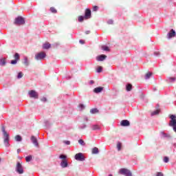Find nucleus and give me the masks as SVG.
<instances>
[{
  "mask_svg": "<svg viewBox=\"0 0 176 176\" xmlns=\"http://www.w3.org/2000/svg\"><path fill=\"white\" fill-rule=\"evenodd\" d=\"M1 131H2L3 135V143H4L5 146H7V147L10 146V144H9L10 137L9 135V133H8V132H6V130L5 129V126H3L1 127Z\"/></svg>",
  "mask_w": 176,
  "mask_h": 176,
  "instance_id": "1",
  "label": "nucleus"
},
{
  "mask_svg": "<svg viewBox=\"0 0 176 176\" xmlns=\"http://www.w3.org/2000/svg\"><path fill=\"white\" fill-rule=\"evenodd\" d=\"M118 173L120 175H124V176H133V174L131 173V171L127 168H122L119 170Z\"/></svg>",
  "mask_w": 176,
  "mask_h": 176,
  "instance_id": "2",
  "label": "nucleus"
},
{
  "mask_svg": "<svg viewBox=\"0 0 176 176\" xmlns=\"http://www.w3.org/2000/svg\"><path fill=\"white\" fill-rule=\"evenodd\" d=\"M14 24L16 25H23L25 24V21L24 20V18H23V16H18L15 19Z\"/></svg>",
  "mask_w": 176,
  "mask_h": 176,
  "instance_id": "3",
  "label": "nucleus"
},
{
  "mask_svg": "<svg viewBox=\"0 0 176 176\" xmlns=\"http://www.w3.org/2000/svg\"><path fill=\"white\" fill-rule=\"evenodd\" d=\"M46 57V53L41 52L35 54L34 58L37 61L39 60H43Z\"/></svg>",
  "mask_w": 176,
  "mask_h": 176,
  "instance_id": "4",
  "label": "nucleus"
},
{
  "mask_svg": "<svg viewBox=\"0 0 176 176\" xmlns=\"http://www.w3.org/2000/svg\"><path fill=\"white\" fill-rule=\"evenodd\" d=\"M28 96L30 98H34L35 100L38 99L39 97L38 92H36L35 90L29 91Z\"/></svg>",
  "mask_w": 176,
  "mask_h": 176,
  "instance_id": "5",
  "label": "nucleus"
},
{
  "mask_svg": "<svg viewBox=\"0 0 176 176\" xmlns=\"http://www.w3.org/2000/svg\"><path fill=\"white\" fill-rule=\"evenodd\" d=\"M74 157L76 160H78V162H85V155H83V153H82L76 154Z\"/></svg>",
  "mask_w": 176,
  "mask_h": 176,
  "instance_id": "6",
  "label": "nucleus"
},
{
  "mask_svg": "<svg viewBox=\"0 0 176 176\" xmlns=\"http://www.w3.org/2000/svg\"><path fill=\"white\" fill-rule=\"evenodd\" d=\"M170 121L169 122V126L170 127H175L176 126V116L174 115H171L170 116Z\"/></svg>",
  "mask_w": 176,
  "mask_h": 176,
  "instance_id": "7",
  "label": "nucleus"
},
{
  "mask_svg": "<svg viewBox=\"0 0 176 176\" xmlns=\"http://www.w3.org/2000/svg\"><path fill=\"white\" fill-rule=\"evenodd\" d=\"M16 171L18 172L19 174H23V173H24V169L20 162H17L16 164Z\"/></svg>",
  "mask_w": 176,
  "mask_h": 176,
  "instance_id": "8",
  "label": "nucleus"
},
{
  "mask_svg": "<svg viewBox=\"0 0 176 176\" xmlns=\"http://www.w3.org/2000/svg\"><path fill=\"white\" fill-rule=\"evenodd\" d=\"M85 20H89V19H91V10L90 9L87 8L85 12Z\"/></svg>",
  "mask_w": 176,
  "mask_h": 176,
  "instance_id": "9",
  "label": "nucleus"
},
{
  "mask_svg": "<svg viewBox=\"0 0 176 176\" xmlns=\"http://www.w3.org/2000/svg\"><path fill=\"white\" fill-rule=\"evenodd\" d=\"M120 126L122 127H129L130 126V122L127 120H123L120 122Z\"/></svg>",
  "mask_w": 176,
  "mask_h": 176,
  "instance_id": "10",
  "label": "nucleus"
},
{
  "mask_svg": "<svg viewBox=\"0 0 176 176\" xmlns=\"http://www.w3.org/2000/svg\"><path fill=\"white\" fill-rule=\"evenodd\" d=\"M176 33H175V30H174L173 29H172L167 34V36L168 38V39H171V38H174V36H175Z\"/></svg>",
  "mask_w": 176,
  "mask_h": 176,
  "instance_id": "11",
  "label": "nucleus"
},
{
  "mask_svg": "<svg viewBox=\"0 0 176 176\" xmlns=\"http://www.w3.org/2000/svg\"><path fill=\"white\" fill-rule=\"evenodd\" d=\"M31 141L32 144H34V146H39V144L38 143V140L34 135L31 137Z\"/></svg>",
  "mask_w": 176,
  "mask_h": 176,
  "instance_id": "12",
  "label": "nucleus"
},
{
  "mask_svg": "<svg viewBox=\"0 0 176 176\" xmlns=\"http://www.w3.org/2000/svg\"><path fill=\"white\" fill-rule=\"evenodd\" d=\"M60 167H62V168H66V167H68V161H67V160H62L60 162Z\"/></svg>",
  "mask_w": 176,
  "mask_h": 176,
  "instance_id": "13",
  "label": "nucleus"
},
{
  "mask_svg": "<svg viewBox=\"0 0 176 176\" xmlns=\"http://www.w3.org/2000/svg\"><path fill=\"white\" fill-rule=\"evenodd\" d=\"M23 64L25 67H28V65H30V60H28V56H24L23 57Z\"/></svg>",
  "mask_w": 176,
  "mask_h": 176,
  "instance_id": "14",
  "label": "nucleus"
},
{
  "mask_svg": "<svg viewBox=\"0 0 176 176\" xmlns=\"http://www.w3.org/2000/svg\"><path fill=\"white\" fill-rule=\"evenodd\" d=\"M102 90H104L103 87H98L94 89V93L98 94L99 93H101Z\"/></svg>",
  "mask_w": 176,
  "mask_h": 176,
  "instance_id": "15",
  "label": "nucleus"
},
{
  "mask_svg": "<svg viewBox=\"0 0 176 176\" xmlns=\"http://www.w3.org/2000/svg\"><path fill=\"white\" fill-rule=\"evenodd\" d=\"M105 58H107V55H104V54H102L96 57L97 61H104Z\"/></svg>",
  "mask_w": 176,
  "mask_h": 176,
  "instance_id": "16",
  "label": "nucleus"
},
{
  "mask_svg": "<svg viewBox=\"0 0 176 176\" xmlns=\"http://www.w3.org/2000/svg\"><path fill=\"white\" fill-rule=\"evenodd\" d=\"M91 130H93L94 131H96L97 130H101V126H100V125L98 124H92L91 126Z\"/></svg>",
  "mask_w": 176,
  "mask_h": 176,
  "instance_id": "17",
  "label": "nucleus"
},
{
  "mask_svg": "<svg viewBox=\"0 0 176 176\" xmlns=\"http://www.w3.org/2000/svg\"><path fill=\"white\" fill-rule=\"evenodd\" d=\"M52 47V45L49 43H45L43 45V48L47 50V49H50Z\"/></svg>",
  "mask_w": 176,
  "mask_h": 176,
  "instance_id": "18",
  "label": "nucleus"
},
{
  "mask_svg": "<svg viewBox=\"0 0 176 176\" xmlns=\"http://www.w3.org/2000/svg\"><path fill=\"white\" fill-rule=\"evenodd\" d=\"M91 153L93 155H97L100 153V151L98 150V148L94 147L92 148Z\"/></svg>",
  "mask_w": 176,
  "mask_h": 176,
  "instance_id": "19",
  "label": "nucleus"
},
{
  "mask_svg": "<svg viewBox=\"0 0 176 176\" xmlns=\"http://www.w3.org/2000/svg\"><path fill=\"white\" fill-rule=\"evenodd\" d=\"M0 65H1V67H4V65H6V58H3L0 59Z\"/></svg>",
  "mask_w": 176,
  "mask_h": 176,
  "instance_id": "20",
  "label": "nucleus"
},
{
  "mask_svg": "<svg viewBox=\"0 0 176 176\" xmlns=\"http://www.w3.org/2000/svg\"><path fill=\"white\" fill-rule=\"evenodd\" d=\"M15 140L17 142H21V141H23V138H21L20 136V135H16L15 136Z\"/></svg>",
  "mask_w": 176,
  "mask_h": 176,
  "instance_id": "21",
  "label": "nucleus"
},
{
  "mask_svg": "<svg viewBox=\"0 0 176 176\" xmlns=\"http://www.w3.org/2000/svg\"><path fill=\"white\" fill-rule=\"evenodd\" d=\"M132 89H133V85H131V84H127L126 85V91H131Z\"/></svg>",
  "mask_w": 176,
  "mask_h": 176,
  "instance_id": "22",
  "label": "nucleus"
},
{
  "mask_svg": "<svg viewBox=\"0 0 176 176\" xmlns=\"http://www.w3.org/2000/svg\"><path fill=\"white\" fill-rule=\"evenodd\" d=\"M160 113V109H157V110L151 112V116H155V115H159Z\"/></svg>",
  "mask_w": 176,
  "mask_h": 176,
  "instance_id": "23",
  "label": "nucleus"
},
{
  "mask_svg": "<svg viewBox=\"0 0 176 176\" xmlns=\"http://www.w3.org/2000/svg\"><path fill=\"white\" fill-rule=\"evenodd\" d=\"M152 75H153L152 72H147L145 76V79H149V78H151Z\"/></svg>",
  "mask_w": 176,
  "mask_h": 176,
  "instance_id": "24",
  "label": "nucleus"
},
{
  "mask_svg": "<svg viewBox=\"0 0 176 176\" xmlns=\"http://www.w3.org/2000/svg\"><path fill=\"white\" fill-rule=\"evenodd\" d=\"M99 111L98 109H91L90 110V113L94 114V113H98Z\"/></svg>",
  "mask_w": 176,
  "mask_h": 176,
  "instance_id": "25",
  "label": "nucleus"
},
{
  "mask_svg": "<svg viewBox=\"0 0 176 176\" xmlns=\"http://www.w3.org/2000/svg\"><path fill=\"white\" fill-rule=\"evenodd\" d=\"M83 20H85V16H79L78 17V21L79 23L83 22Z\"/></svg>",
  "mask_w": 176,
  "mask_h": 176,
  "instance_id": "26",
  "label": "nucleus"
},
{
  "mask_svg": "<svg viewBox=\"0 0 176 176\" xmlns=\"http://www.w3.org/2000/svg\"><path fill=\"white\" fill-rule=\"evenodd\" d=\"M117 149L118 151H122V143L120 142L117 143Z\"/></svg>",
  "mask_w": 176,
  "mask_h": 176,
  "instance_id": "27",
  "label": "nucleus"
},
{
  "mask_svg": "<svg viewBox=\"0 0 176 176\" xmlns=\"http://www.w3.org/2000/svg\"><path fill=\"white\" fill-rule=\"evenodd\" d=\"M78 144H80V145H82V146H85L86 145V143H85V141H83V140L80 139L78 140Z\"/></svg>",
  "mask_w": 176,
  "mask_h": 176,
  "instance_id": "28",
  "label": "nucleus"
},
{
  "mask_svg": "<svg viewBox=\"0 0 176 176\" xmlns=\"http://www.w3.org/2000/svg\"><path fill=\"white\" fill-rule=\"evenodd\" d=\"M14 57L15 60H16L17 61L20 60V54H19V53H15V54L14 55Z\"/></svg>",
  "mask_w": 176,
  "mask_h": 176,
  "instance_id": "29",
  "label": "nucleus"
},
{
  "mask_svg": "<svg viewBox=\"0 0 176 176\" xmlns=\"http://www.w3.org/2000/svg\"><path fill=\"white\" fill-rule=\"evenodd\" d=\"M78 108H79L80 111H83V109H85V108H86V107L83 104H80L78 105Z\"/></svg>",
  "mask_w": 176,
  "mask_h": 176,
  "instance_id": "30",
  "label": "nucleus"
},
{
  "mask_svg": "<svg viewBox=\"0 0 176 176\" xmlns=\"http://www.w3.org/2000/svg\"><path fill=\"white\" fill-rule=\"evenodd\" d=\"M25 160L28 162H31V160H32V155H28L25 157Z\"/></svg>",
  "mask_w": 176,
  "mask_h": 176,
  "instance_id": "31",
  "label": "nucleus"
},
{
  "mask_svg": "<svg viewBox=\"0 0 176 176\" xmlns=\"http://www.w3.org/2000/svg\"><path fill=\"white\" fill-rule=\"evenodd\" d=\"M102 49L104 52H109V47L108 46L103 45V46H102Z\"/></svg>",
  "mask_w": 176,
  "mask_h": 176,
  "instance_id": "32",
  "label": "nucleus"
},
{
  "mask_svg": "<svg viewBox=\"0 0 176 176\" xmlns=\"http://www.w3.org/2000/svg\"><path fill=\"white\" fill-rule=\"evenodd\" d=\"M60 159H62L63 160H67V155H64V154H61L59 156Z\"/></svg>",
  "mask_w": 176,
  "mask_h": 176,
  "instance_id": "33",
  "label": "nucleus"
},
{
  "mask_svg": "<svg viewBox=\"0 0 176 176\" xmlns=\"http://www.w3.org/2000/svg\"><path fill=\"white\" fill-rule=\"evenodd\" d=\"M96 72L100 74V72H102V67L99 66L97 69H96Z\"/></svg>",
  "mask_w": 176,
  "mask_h": 176,
  "instance_id": "34",
  "label": "nucleus"
},
{
  "mask_svg": "<svg viewBox=\"0 0 176 176\" xmlns=\"http://www.w3.org/2000/svg\"><path fill=\"white\" fill-rule=\"evenodd\" d=\"M23 72H20L18 73V75H17L18 79H21V78H23Z\"/></svg>",
  "mask_w": 176,
  "mask_h": 176,
  "instance_id": "35",
  "label": "nucleus"
},
{
  "mask_svg": "<svg viewBox=\"0 0 176 176\" xmlns=\"http://www.w3.org/2000/svg\"><path fill=\"white\" fill-rule=\"evenodd\" d=\"M86 127H87V125H86L85 124H82L79 126V129H80V130H83L86 129Z\"/></svg>",
  "mask_w": 176,
  "mask_h": 176,
  "instance_id": "36",
  "label": "nucleus"
},
{
  "mask_svg": "<svg viewBox=\"0 0 176 176\" xmlns=\"http://www.w3.org/2000/svg\"><path fill=\"white\" fill-rule=\"evenodd\" d=\"M170 159L168 158V157H164V163H168Z\"/></svg>",
  "mask_w": 176,
  "mask_h": 176,
  "instance_id": "37",
  "label": "nucleus"
},
{
  "mask_svg": "<svg viewBox=\"0 0 176 176\" xmlns=\"http://www.w3.org/2000/svg\"><path fill=\"white\" fill-rule=\"evenodd\" d=\"M50 11L52 12V13H57V10L54 8H51Z\"/></svg>",
  "mask_w": 176,
  "mask_h": 176,
  "instance_id": "38",
  "label": "nucleus"
},
{
  "mask_svg": "<svg viewBox=\"0 0 176 176\" xmlns=\"http://www.w3.org/2000/svg\"><path fill=\"white\" fill-rule=\"evenodd\" d=\"M64 144H65L66 145H70L71 144V142L69 140H65L63 142Z\"/></svg>",
  "mask_w": 176,
  "mask_h": 176,
  "instance_id": "39",
  "label": "nucleus"
},
{
  "mask_svg": "<svg viewBox=\"0 0 176 176\" xmlns=\"http://www.w3.org/2000/svg\"><path fill=\"white\" fill-rule=\"evenodd\" d=\"M41 101L43 102H46L47 101V99L45 97H43L41 99Z\"/></svg>",
  "mask_w": 176,
  "mask_h": 176,
  "instance_id": "40",
  "label": "nucleus"
},
{
  "mask_svg": "<svg viewBox=\"0 0 176 176\" xmlns=\"http://www.w3.org/2000/svg\"><path fill=\"white\" fill-rule=\"evenodd\" d=\"M93 10L94 12H97V10H98V7L97 6H94Z\"/></svg>",
  "mask_w": 176,
  "mask_h": 176,
  "instance_id": "41",
  "label": "nucleus"
},
{
  "mask_svg": "<svg viewBox=\"0 0 176 176\" xmlns=\"http://www.w3.org/2000/svg\"><path fill=\"white\" fill-rule=\"evenodd\" d=\"M11 64H12V65H14V64H17V60H11Z\"/></svg>",
  "mask_w": 176,
  "mask_h": 176,
  "instance_id": "42",
  "label": "nucleus"
},
{
  "mask_svg": "<svg viewBox=\"0 0 176 176\" xmlns=\"http://www.w3.org/2000/svg\"><path fill=\"white\" fill-rule=\"evenodd\" d=\"M107 23H109V24H113V20L109 19V21H107Z\"/></svg>",
  "mask_w": 176,
  "mask_h": 176,
  "instance_id": "43",
  "label": "nucleus"
},
{
  "mask_svg": "<svg viewBox=\"0 0 176 176\" xmlns=\"http://www.w3.org/2000/svg\"><path fill=\"white\" fill-rule=\"evenodd\" d=\"M79 43H80L81 45H84V44H85V41H83V40H80V41H79Z\"/></svg>",
  "mask_w": 176,
  "mask_h": 176,
  "instance_id": "44",
  "label": "nucleus"
},
{
  "mask_svg": "<svg viewBox=\"0 0 176 176\" xmlns=\"http://www.w3.org/2000/svg\"><path fill=\"white\" fill-rule=\"evenodd\" d=\"M156 176H163V173H157V175Z\"/></svg>",
  "mask_w": 176,
  "mask_h": 176,
  "instance_id": "45",
  "label": "nucleus"
},
{
  "mask_svg": "<svg viewBox=\"0 0 176 176\" xmlns=\"http://www.w3.org/2000/svg\"><path fill=\"white\" fill-rule=\"evenodd\" d=\"M45 125L49 127V121H45Z\"/></svg>",
  "mask_w": 176,
  "mask_h": 176,
  "instance_id": "46",
  "label": "nucleus"
},
{
  "mask_svg": "<svg viewBox=\"0 0 176 176\" xmlns=\"http://www.w3.org/2000/svg\"><path fill=\"white\" fill-rule=\"evenodd\" d=\"M84 120H85V122H88L89 121V118H87V117H85Z\"/></svg>",
  "mask_w": 176,
  "mask_h": 176,
  "instance_id": "47",
  "label": "nucleus"
},
{
  "mask_svg": "<svg viewBox=\"0 0 176 176\" xmlns=\"http://www.w3.org/2000/svg\"><path fill=\"white\" fill-rule=\"evenodd\" d=\"M17 153H20V152H21V149L20 148H18L17 151H16Z\"/></svg>",
  "mask_w": 176,
  "mask_h": 176,
  "instance_id": "48",
  "label": "nucleus"
},
{
  "mask_svg": "<svg viewBox=\"0 0 176 176\" xmlns=\"http://www.w3.org/2000/svg\"><path fill=\"white\" fill-rule=\"evenodd\" d=\"M85 34H86L87 35H88V34H90V31H89V30L86 31V32H85Z\"/></svg>",
  "mask_w": 176,
  "mask_h": 176,
  "instance_id": "49",
  "label": "nucleus"
},
{
  "mask_svg": "<svg viewBox=\"0 0 176 176\" xmlns=\"http://www.w3.org/2000/svg\"><path fill=\"white\" fill-rule=\"evenodd\" d=\"M173 131H175V133H176V125L175 126H173Z\"/></svg>",
  "mask_w": 176,
  "mask_h": 176,
  "instance_id": "50",
  "label": "nucleus"
},
{
  "mask_svg": "<svg viewBox=\"0 0 176 176\" xmlns=\"http://www.w3.org/2000/svg\"><path fill=\"white\" fill-rule=\"evenodd\" d=\"M93 83H94V80H91V81H90V84H91V85H93Z\"/></svg>",
  "mask_w": 176,
  "mask_h": 176,
  "instance_id": "51",
  "label": "nucleus"
},
{
  "mask_svg": "<svg viewBox=\"0 0 176 176\" xmlns=\"http://www.w3.org/2000/svg\"><path fill=\"white\" fill-rule=\"evenodd\" d=\"M54 46H58V43L54 44Z\"/></svg>",
  "mask_w": 176,
  "mask_h": 176,
  "instance_id": "52",
  "label": "nucleus"
},
{
  "mask_svg": "<svg viewBox=\"0 0 176 176\" xmlns=\"http://www.w3.org/2000/svg\"><path fill=\"white\" fill-rule=\"evenodd\" d=\"M170 79H171L172 80H175V78H170Z\"/></svg>",
  "mask_w": 176,
  "mask_h": 176,
  "instance_id": "53",
  "label": "nucleus"
},
{
  "mask_svg": "<svg viewBox=\"0 0 176 176\" xmlns=\"http://www.w3.org/2000/svg\"><path fill=\"white\" fill-rule=\"evenodd\" d=\"M1 160H1V157H0V162H1Z\"/></svg>",
  "mask_w": 176,
  "mask_h": 176,
  "instance_id": "54",
  "label": "nucleus"
},
{
  "mask_svg": "<svg viewBox=\"0 0 176 176\" xmlns=\"http://www.w3.org/2000/svg\"><path fill=\"white\" fill-rule=\"evenodd\" d=\"M109 176H112V175H109Z\"/></svg>",
  "mask_w": 176,
  "mask_h": 176,
  "instance_id": "55",
  "label": "nucleus"
}]
</instances>
